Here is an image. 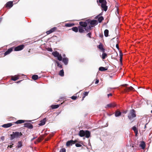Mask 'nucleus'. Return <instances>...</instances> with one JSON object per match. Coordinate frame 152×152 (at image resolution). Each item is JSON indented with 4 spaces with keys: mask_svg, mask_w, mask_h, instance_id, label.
<instances>
[{
    "mask_svg": "<svg viewBox=\"0 0 152 152\" xmlns=\"http://www.w3.org/2000/svg\"><path fill=\"white\" fill-rule=\"evenodd\" d=\"M107 70V68L103 67H100L99 68V70L100 71H103Z\"/></svg>",
    "mask_w": 152,
    "mask_h": 152,
    "instance_id": "c85d7f7f",
    "label": "nucleus"
},
{
    "mask_svg": "<svg viewBox=\"0 0 152 152\" xmlns=\"http://www.w3.org/2000/svg\"><path fill=\"white\" fill-rule=\"evenodd\" d=\"M116 105V104L115 103H111L109 104H107L105 107V108H110L114 107Z\"/></svg>",
    "mask_w": 152,
    "mask_h": 152,
    "instance_id": "f8f14e48",
    "label": "nucleus"
},
{
    "mask_svg": "<svg viewBox=\"0 0 152 152\" xmlns=\"http://www.w3.org/2000/svg\"><path fill=\"white\" fill-rule=\"evenodd\" d=\"M97 2L98 5L101 7L102 10L106 11L107 10V2L106 0H97Z\"/></svg>",
    "mask_w": 152,
    "mask_h": 152,
    "instance_id": "f257e3e1",
    "label": "nucleus"
},
{
    "mask_svg": "<svg viewBox=\"0 0 152 152\" xmlns=\"http://www.w3.org/2000/svg\"><path fill=\"white\" fill-rule=\"evenodd\" d=\"M24 127L30 129H33V125L31 123H25Z\"/></svg>",
    "mask_w": 152,
    "mask_h": 152,
    "instance_id": "1a4fd4ad",
    "label": "nucleus"
},
{
    "mask_svg": "<svg viewBox=\"0 0 152 152\" xmlns=\"http://www.w3.org/2000/svg\"><path fill=\"white\" fill-rule=\"evenodd\" d=\"M75 146L76 147H80L82 146V145L81 144H78V143L76 144Z\"/></svg>",
    "mask_w": 152,
    "mask_h": 152,
    "instance_id": "a18cd8bd",
    "label": "nucleus"
},
{
    "mask_svg": "<svg viewBox=\"0 0 152 152\" xmlns=\"http://www.w3.org/2000/svg\"><path fill=\"white\" fill-rule=\"evenodd\" d=\"M59 75L61 77H63L64 75V72L63 69L61 70L59 72Z\"/></svg>",
    "mask_w": 152,
    "mask_h": 152,
    "instance_id": "cd10ccee",
    "label": "nucleus"
},
{
    "mask_svg": "<svg viewBox=\"0 0 152 152\" xmlns=\"http://www.w3.org/2000/svg\"><path fill=\"white\" fill-rule=\"evenodd\" d=\"M103 47V45L101 43L97 46V48L103 53H104L105 52V49Z\"/></svg>",
    "mask_w": 152,
    "mask_h": 152,
    "instance_id": "ddd939ff",
    "label": "nucleus"
},
{
    "mask_svg": "<svg viewBox=\"0 0 152 152\" xmlns=\"http://www.w3.org/2000/svg\"><path fill=\"white\" fill-rule=\"evenodd\" d=\"M73 142H74L72 140L68 141L66 143V146H69L70 145H72L74 144V143Z\"/></svg>",
    "mask_w": 152,
    "mask_h": 152,
    "instance_id": "a211bd4d",
    "label": "nucleus"
},
{
    "mask_svg": "<svg viewBox=\"0 0 152 152\" xmlns=\"http://www.w3.org/2000/svg\"><path fill=\"white\" fill-rule=\"evenodd\" d=\"M88 24L90 23L91 25H96L97 24V21L96 20H87Z\"/></svg>",
    "mask_w": 152,
    "mask_h": 152,
    "instance_id": "0eeeda50",
    "label": "nucleus"
},
{
    "mask_svg": "<svg viewBox=\"0 0 152 152\" xmlns=\"http://www.w3.org/2000/svg\"><path fill=\"white\" fill-rule=\"evenodd\" d=\"M109 31L107 29H106L104 31V35L105 37H107L108 35Z\"/></svg>",
    "mask_w": 152,
    "mask_h": 152,
    "instance_id": "f704fd0d",
    "label": "nucleus"
},
{
    "mask_svg": "<svg viewBox=\"0 0 152 152\" xmlns=\"http://www.w3.org/2000/svg\"><path fill=\"white\" fill-rule=\"evenodd\" d=\"M53 55L55 57H57L58 59L60 61L62 60V58L61 54L57 51L53 52L52 53Z\"/></svg>",
    "mask_w": 152,
    "mask_h": 152,
    "instance_id": "39448f33",
    "label": "nucleus"
},
{
    "mask_svg": "<svg viewBox=\"0 0 152 152\" xmlns=\"http://www.w3.org/2000/svg\"><path fill=\"white\" fill-rule=\"evenodd\" d=\"M13 48H10L8 49V50L4 53V56H6L9 54L13 50Z\"/></svg>",
    "mask_w": 152,
    "mask_h": 152,
    "instance_id": "4468645a",
    "label": "nucleus"
},
{
    "mask_svg": "<svg viewBox=\"0 0 152 152\" xmlns=\"http://www.w3.org/2000/svg\"><path fill=\"white\" fill-rule=\"evenodd\" d=\"M136 116L135 110L133 109L131 110L128 115V117L130 121H132Z\"/></svg>",
    "mask_w": 152,
    "mask_h": 152,
    "instance_id": "7ed1b4c3",
    "label": "nucleus"
},
{
    "mask_svg": "<svg viewBox=\"0 0 152 152\" xmlns=\"http://www.w3.org/2000/svg\"><path fill=\"white\" fill-rule=\"evenodd\" d=\"M25 120H18L17 121L15 122H13V124H21L22 123H24L25 122Z\"/></svg>",
    "mask_w": 152,
    "mask_h": 152,
    "instance_id": "aec40b11",
    "label": "nucleus"
},
{
    "mask_svg": "<svg viewBox=\"0 0 152 152\" xmlns=\"http://www.w3.org/2000/svg\"><path fill=\"white\" fill-rule=\"evenodd\" d=\"M128 85V84H126L121 85L122 86L125 87V88L123 89L124 91L125 92H129L130 91H133L134 89V88L131 86L129 87H127V86Z\"/></svg>",
    "mask_w": 152,
    "mask_h": 152,
    "instance_id": "20e7f679",
    "label": "nucleus"
},
{
    "mask_svg": "<svg viewBox=\"0 0 152 152\" xmlns=\"http://www.w3.org/2000/svg\"><path fill=\"white\" fill-rule=\"evenodd\" d=\"M52 32H53L57 31V28L56 27H54L53 28H51L50 29Z\"/></svg>",
    "mask_w": 152,
    "mask_h": 152,
    "instance_id": "58836bf2",
    "label": "nucleus"
},
{
    "mask_svg": "<svg viewBox=\"0 0 152 152\" xmlns=\"http://www.w3.org/2000/svg\"><path fill=\"white\" fill-rule=\"evenodd\" d=\"M1 139L2 141H4V136H2V137H1Z\"/></svg>",
    "mask_w": 152,
    "mask_h": 152,
    "instance_id": "de8ad7c7",
    "label": "nucleus"
},
{
    "mask_svg": "<svg viewBox=\"0 0 152 152\" xmlns=\"http://www.w3.org/2000/svg\"><path fill=\"white\" fill-rule=\"evenodd\" d=\"M107 56V54L104 52L103 53L102 55V58L103 59H104Z\"/></svg>",
    "mask_w": 152,
    "mask_h": 152,
    "instance_id": "473e14b6",
    "label": "nucleus"
},
{
    "mask_svg": "<svg viewBox=\"0 0 152 152\" xmlns=\"http://www.w3.org/2000/svg\"><path fill=\"white\" fill-rule=\"evenodd\" d=\"M52 33V31H51L50 29L48 31H47L46 32V33H47V34H48V35L49 34Z\"/></svg>",
    "mask_w": 152,
    "mask_h": 152,
    "instance_id": "37998d69",
    "label": "nucleus"
},
{
    "mask_svg": "<svg viewBox=\"0 0 152 152\" xmlns=\"http://www.w3.org/2000/svg\"><path fill=\"white\" fill-rule=\"evenodd\" d=\"M13 144H12V145H8V146L7 148H12L13 147Z\"/></svg>",
    "mask_w": 152,
    "mask_h": 152,
    "instance_id": "8fccbe9b",
    "label": "nucleus"
},
{
    "mask_svg": "<svg viewBox=\"0 0 152 152\" xmlns=\"http://www.w3.org/2000/svg\"><path fill=\"white\" fill-rule=\"evenodd\" d=\"M38 76L37 75H33L32 77V78L34 80H36L38 79Z\"/></svg>",
    "mask_w": 152,
    "mask_h": 152,
    "instance_id": "72a5a7b5",
    "label": "nucleus"
},
{
    "mask_svg": "<svg viewBox=\"0 0 152 152\" xmlns=\"http://www.w3.org/2000/svg\"><path fill=\"white\" fill-rule=\"evenodd\" d=\"M22 80H20V81H19L18 82H17V83H20Z\"/></svg>",
    "mask_w": 152,
    "mask_h": 152,
    "instance_id": "052dcab7",
    "label": "nucleus"
},
{
    "mask_svg": "<svg viewBox=\"0 0 152 152\" xmlns=\"http://www.w3.org/2000/svg\"><path fill=\"white\" fill-rule=\"evenodd\" d=\"M63 56H65V55H64Z\"/></svg>",
    "mask_w": 152,
    "mask_h": 152,
    "instance_id": "e2e57ef3",
    "label": "nucleus"
},
{
    "mask_svg": "<svg viewBox=\"0 0 152 152\" xmlns=\"http://www.w3.org/2000/svg\"><path fill=\"white\" fill-rule=\"evenodd\" d=\"M91 33L89 32L87 34V36L89 37L90 38H91Z\"/></svg>",
    "mask_w": 152,
    "mask_h": 152,
    "instance_id": "a19ab883",
    "label": "nucleus"
},
{
    "mask_svg": "<svg viewBox=\"0 0 152 152\" xmlns=\"http://www.w3.org/2000/svg\"><path fill=\"white\" fill-rule=\"evenodd\" d=\"M19 77L18 76L15 75L14 76H12L11 78V80L13 81H16L19 79Z\"/></svg>",
    "mask_w": 152,
    "mask_h": 152,
    "instance_id": "bb28decb",
    "label": "nucleus"
},
{
    "mask_svg": "<svg viewBox=\"0 0 152 152\" xmlns=\"http://www.w3.org/2000/svg\"><path fill=\"white\" fill-rule=\"evenodd\" d=\"M104 20V18L102 16L99 17L98 18V20L99 22L100 23H101L102 21Z\"/></svg>",
    "mask_w": 152,
    "mask_h": 152,
    "instance_id": "c9c22d12",
    "label": "nucleus"
},
{
    "mask_svg": "<svg viewBox=\"0 0 152 152\" xmlns=\"http://www.w3.org/2000/svg\"><path fill=\"white\" fill-rule=\"evenodd\" d=\"M75 25V24L73 23H67L65 25V26L66 27H72Z\"/></svg>",
    "mask_w": 152,
    "mask_h": 152,
    "instance_id": "a878e982",
    "label": "nucleus"
},
{
    "mask_svg": "<svg viewBox=\"0 0 152 152\" xmlns=\"http://www.w3.org/2000/svg\"><path fill=\"white\" fill-rule=\"evenodd\" d=\"M71 98L72 99L75 100L77 99V96H73Z\"/></svg>",
    "mask_w": 152,
    "mask_h": 152,
    "instance_id": "79ce46f5",
    "label": "nucleus"
},
{
    "mask_svg": "<svg viewBox=\"0 0 152 152\" xmlns=\"http://www.w3.org/2000/svg\"><path fill=\"white\" fill-rule=\"evenodd\" d=\"M24 47V46L23 45H20L15 48L14 50L15 51H18L21 50L23 49Z\"/></svg>",
    "mask_w": 152,
    "mask_h": 152,
    "instance_id": "6e6552de",
    "label": "nucleus"
},
{
    "mask_svg": "<svg viewBox=\"0 0 152 152\" xmlns=\"http://www.w3.org/2000/svg\"><path fill=\"white\" fill-rule=\"evenodd\" d=\"M49 51H52V49L51 48H50V50H49Z\"/></svg>",
    "mask_w": 152,
    "mask_h": 152,
    "instance_id": "13d9d810",
    "label": "nucleus"
},
{
    "mask_svg": "<svg viewBox=\"0 0 152 152\" xmlns=\"http://www.w3.org/2000/svg\"><path fill=\"white\" fill-rule=\"evenodd\" d=\"M107 96L109 98L110 96H112V94L111 93H110L109 94H107Z\"/></svg>",
    "mask_w": 152,
    "mask_h": 152,
    "instance_id": "09e8293b",
    "label": "nucleus"
},
{
    "mask_svg": "<svg viewBox=\"0 0 152 152\" xmlns=\"http://www.w3.org/2000/svg\"><path fill=\"white\" fill-rule=\"evenodd\" d=\"M132 129L134 131L135 134V136H137L138 134V130L135 126H133L132 128Z\"/></svg>",
    "mask_w": 152,
    "mask_h": 152,
    "instance_id": "412c9836",
    "label": "nucleus"
},
{
    "mask_svg": "<svg viewBox=\"0 0 152 152\" xmlns=\"http://www.w3.org/2000/svg\"><path fill=\"white\" fill-rule=\"evenodd\" d=\"M73 31H74L76 32H77L78 31V27H73L71 29Z\"/></svg>",
    "mask_w": 152,
    "mask_h": 152,
    "instance_id": "2f4dec72",
    "label": "nucleus"
},
{
    "mask_svg": "<svg viewBox=\"0 0 152 152\" xmlns=\"http://www.w3.org/2000/svg\"><path fill=\"white\" fill-rule=\"evenodd\" d=\"M85 137L87 138H89L90 136V132L88 130H86L85 131Z\"/></svg>",
    "mask_w": 152,
    "mask_h": 152,
    "instance_id": "4be33fe9",
    "label": "nucleus"
},
{
    "mask_svg": "<svg viewBox=\"0 0 152 152\" xmlns=\"http://www.w3.org/2000/svg\"><path fill=\"white\" fill-rule=\"evenodd\" d=\"M88 23L87 21V20L85 22L80 21L79 22V25L80 26H82L84 28L85 30V28L88 26Z\"/></svg>",
    "mask_w": 152,
    "mask_h": 152,
    "instance_id": "423d86ee",
    "label": "nucleus"
},
{
    "mask_svg": "<svg viewBox=\"0 0 152 152\" xmlns=\"http://www.w3.org/2000/svg\"><path fill=\"white\" fill-rule=\"evenodd\" d=\"M62 61H63V62L64 63V64L65 65H66L67 64L68 62V61H69L68 59L67 58H64L63 59Z\"/></svg>",
    "mask_w": 152,
    "mask_h": 152,
    "instance_id": "393cba45",
    "label": "nucleus"
},
{
    "mask_svg": "<svg viewBox=\"0 0 152 152\" xmlns=\"http://www.w3.org/2000/svg\"><path fill=\"white\" fill-rule=\"evenodd\" d=\"M46 121V118H45L42 120H41L40 123L39 124V126H43L45 124Z\"/></svg>",
    "mask_w": 152,
    "mask_h": 152,
    "instance_id": "2eb2a0df",
    "label": "nucleus"
},
{
    "mask_svg": "<svg viewBox=\"0 0 152 152\" xmlns=\"http://www.w3.org/2000/svg\"><path fill=\"white\" fill-rule=\"evenodd\" d=\"M99 82V80H96V81L95 82V83L96 84H97Z\"/></svg>",
    "mask_w": 152,
    "mask_h": 152,
    "instance_id": "603ef678",
    "label": "nucleus"
},
{
    "mask_svg": "<svg viewBox=\"0 0 152 152\" xmlns=\"http://www.w3.org/2000/svg\"><path fill=\"white\" fill-rule=\"evenodd\" d=\"M78 30L79 32L80 33H83L85 32V30L83 27L82 26H78Z\"/></svg>",
    "mask_w": 152,
    "mask_h": 152,
    "instance_id": "dca6fc26",
    "label": "nucleus"
},
{
    "mask_svg": "<svg viewBox=\"0 0 152 152\" xmlns=\"http://www.w3.org/2000/svg\"><path fill=\"white\" fill-rule=\"evenodd\" d=\"M73 143H74V144L76 143V142H77V140H75L74 141L73 140Z\"/></svg>",
    "mask_w": 152,
    "mask_h": 152,
    "instance_id": "6e6d98bb",
    "label": "nucleus"
},
{
    "mask_svg": "<svg viewBox=\"0 0 152 152\" xmlns=\"http://www.w3.org/2000/svg\"><path fill=\"white\" fill-rule=\"evenodd\" d=\"M93 27L92 26H87L86 28H85V30L87 32L90 31L91 29V28Z\"/></svg>",
    "mask_w": 152,
    "mask_h": 152,
    "instance_id": "b1692460",
    "label": "nucleus"
},
{
    "mask_svg": "<svg viewBox=\"0 0 152 152\" xmlns=\"http://www.w3.org/2000/svg\"><path fill=\"white\" fill-rule=\"evenodd\" d=\"M37 138V137H34L33 138L31 139V141H32L33 140H34L36 138Z\"/></svg>",
    "mask_w": 152,
    "mask_h": 152,
    "instance_id": "5fc2aeb1",
    "label": "nucleus"
},
{
    "mask_svg": "<svg viewBox=\"0 0 152 152\" xmlns=\"http://www.w3.org/2000/svg\"><path fill=\"white\" fill-rule=\"evenodd\" d=\"M85 132L84 131L82 130L80 131L79 135L80 137H83L85 136Z\"/></svg>",
    "mask_w": 152,
    "mask_h": 152,
    "instance_id": "f3484780",
    "label": "nucleus"
},
{
    "mask_svg": "<svg viewBox=\"0 0 152 152\" xmlns=\"http://www.w3.org/2000/svg\"><path fill=\"white\" fill-rule=\"evenodd\" d=\"M120 62H122V56H123V54H122V53H120Z\"/></svg>",
    "mask_w": 152,
    "mask_h": 152,
    "instance_id": "ea45409f",
    "label": "nucleus"
},
{
    "mask_svg": "<svg viewBox=\"0 0 152 152\" xmlns=\"http://www.w3.org/2000/svg\"><path fill=\"white\" fill-rule=\"evenodd\" d=\"M56 63L57 64V66L58 67L60 68H62V66L61 64H60L59 62L58 61H57L56 62Z\"/></svg>",
    "mask_w": 152,
    "mask_h": 152,
    "instance_id": "4c0bfd02",
    "label": "nucleus"
},
{
    "mask_svg": "<svg viewBox=\"0 0 152 152\" xmlns=\"http://www.w3.org/2000/svg\"><path fill=\"white\" fill-rule=\"evenodd\" d=\"M59 107L58 104L52 105L51 106V107L52 109H56L58 108Z\"/></svg>",
    "mask_w": 152,
    "mask_h": 152,
    "instance_id": "e433bc0d",
    "label": "nucleus"
},
{
    "mask_svg": "<svg viewBox=\"0 0 152 152\" xmlns=\"http://www.w3.org/2000/svg\"><path fill=\"white\" fill-rule=\"evenodd\" d=\"M60 152H66V149L64 148H63L61 149Z\"/></svg>",
    "mask_w": 152,
    "mask_h": 152,
    "instance_id": "c03bdc74",
    "label": "nucleus"
},
{
    "mask_svg": "<svg viewBox=\"0 0 152 152\" xmlns=\"http://www.w3.org/2000/svg\"><path fill=\"white\" fill-rule=\"evenodd\" d=\"M88 93L89 92L87 91L83 93V94L84 96L82 97V101H83L84 100L85 96H87L88 95Z\"/></svg>",
    "mask_w": 152,
    "mask_h": 152,
    "instance_id": "c756f323",
    "label": "nucleus"
},
{
    "mask_svg": "<svg viewBox=\"0 0 152 152\" xmlns=\"http://www.w3.org/2000/svg\"><path fill=\"white\" fill-rule=\"evenodd\" d=\"M41 138H38L37 139V141L38 142H40L41 141Z\"/></svg>",
    "mask_w": 152,
    "mask_h": 152,
    "instance_id": "3c124183",
    "label": "nucleus"
},
{
    "mask_svg": "<svg viewBox=\"0 0 152 152\" xmlns=\"http://www.w3.org/2000/svg\"><path fill=\"white\" fill-rule=\"evenodd\" d=\"M127 112V111H124V113L125 114H126Z\"/></svg>",
    "mask_w": 152,
    "mask_h": 152,
    "instance_id": "bf43d9fd",
    "label": "nucleus"
},
{
    "mask_svg": "<svg viewBox=\"0 0 152 152\" xmlns=\"http://www.w3.org/2000/svg\"><path fill=\"white\" fill-rule=\"evenodd\" d=\"M121 112L118 110L115 111V115L116 117L120 116L121 115Z\"/></svg>",
    "mask_w": 152,
    "mask_h": 152,
    "instance_id": "6ab92c4d",
    "label": "nucleus"
},
{
    "mask_svg": "<svg viewBox=\"0 0 152 152\" xmlns=\"http://www.w3.org/2000/svg\"><path fill=\"white\" fill-rule=\"evenodd\" d=\"M22 135L21 132H13L12 134L10 135V140H12L15 138H19Z\"/></svg>",
    "mask_w": 152,
    "mask_h": 152,
    "instance_id": "f03ea898",
    "label": "nucleus"
},
{
    "mask_svg": "<svg viewBox=\"0 0 152 152\" xmlns=\"http://www.w3.org/2000/svg\"><path fill=\"white\" fill-rule=\"evenodd\" d=\"M140 146L141 147L142 149H144L145 147V144L144 141H142L140 144Z\"/></svg>",
    "mask_w": 152,
    "mask_h": 152,
    "instance_id": "5701e85b",
    "label": "nucleus"
},
{
    "mask_svg": "<svg viewBox=\"0 0 152 152\" xmlns=\"http://www.w3.org/2000/svg\"><path fill=\"white\" fill-rule=\"evenodd\" d=\"M13 5V2L12 1H9L7 3L5 4V7L7 8H11Z\"/></svg>",
    "mask_w": 152,
    "mask_h": 152,
    "instance_id": "9d476101",
    "label": "nucleus"
},
{
    "mask_svg": "<svg viewBox=\"0 0 152 152\" xmlns=\"http://www.w3.org/2000/svg\"><path fill=\"white\" fill-rule=\"evenodd\" d=\"M148 124V123H147L146 124H145V126H144V130H143V131H145V129L146 128V125Z\"/></svg>",
    "mask_w": 152,
    "mask_h": 152,
    "instance_id": "49530a36",
    "label": "nucleus"
},
{
    "mask_svg": "<svg viewBox=\"0 0 152 152\" xmlns=\"http://www.w3.org/2000/svg\"><path fill=\"white\" fill-rule=\"evenodd\" d=\"M151 112L152 113V110L151 111Z\"/></svg>",
    "mask_w": 152,
    "mask_h": 152,
    "instance_id": "0e129e2a",
    "label": "nucleus"
},
{
    "mask_svg": "<svg viewBox=\"0 0 152 152\" xmlns=\"http://www.w3.org/2000/svg\"><path fill=\"white\" fill-rule=\"evenodd\" d=\"M102 15V14H101V13L98 16H96V18H95L96 19V18H98V16H99V15Z\"/></svg>",
    "mask_w": 152,
    "mask_h": 152,
    "instance_id": "4d7b16f0",
    "label": "nucleus"
},
{
    "mask_svg": "<svg viewBox=\"0 0 152 152\" xmlns=\"http://www.w3.org/2000/svg\"><path fill=\"white\" fill-rule=\"evenodd\" d=\"M14 124H13V123H8L7 124H4L2 126L4 128H7L11 126H12L13 125H14Z\"/></svg>",
    "mask_w": 152,
    "mask_h": 152,
    "instance_id": "9b49d317",
    "label": "nucleus"
},
{
    "mask_svg": "<svg viewBox=\"0 0 152 152\" xmlns=\"http://www.w3.org/2000/svg\"><path fill=\"white\" fill-rule=\"evenodd\" d=\"M1 18H0V23L1 22Z\"/></svg>",
    "mask_w": 152,
    "mask_h": 152,
    "instance_id": "680f3d73",
    "label": "nucleus"
},
{
    "mask_svg": "<svg viewBox=\"0 0 152 152\" xmlns=\"http://www.w3.org/2000/svg\"><path fill=\"white\" fill-rule=\"evenodd\" d=\"M22 142L20 141H19L18 142V145L16 146V147L19 148L22 147Z\"/></svg>",
    "mask_w": 152,
    "mask_h": 152,
    "instance_id": "7c9ffc66",
    "label": "nucleus"
},
{
    "mask_svg": "<svg viewBox=\"0 0 152 152\" xmlns=\"http://www.w3.org/2000/svg\"><path fill=\"white\" fill-rule=\"evenodd\" d=\"M116 48L118 49H119V46H118V44H117L116 45Z\"/></svg>",
    "mask_w": 152,
    "mask_h": 152,
    "instance_id": "864d4df0",
    "label": "nucleus"
}]
</instances>
